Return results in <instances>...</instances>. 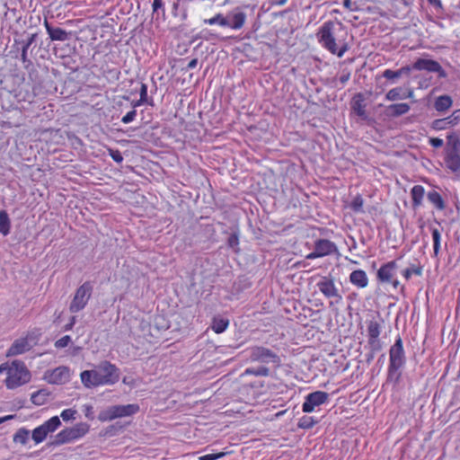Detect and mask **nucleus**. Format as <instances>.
<instances>
[{"mask_svg":"<svg viewBox=\"0 0 460 460\" xmlns=\"http://www.w3.org/2000/svg\"><path fill=\"white\" fill-rule=\"evenodd\" d=\"M71 341V337L69 335H65L55 342V347L58 349H63L67 347Z\"/></svg>","mask_w":460,"mask_h":460,"instance_id":"a19ab883","label":"nucleus"},{"mask_svg":"<svg viewBox=\"0 0 460 460\" xmlns=\"http://www.w3.org/2000/svg\"><path fill=\"white\" fill-rule=\"evenodd\" d=\"M336 251V245L334 243L326 240L320 239L315 242L314 250L308 253L305 258L307 260H314L316 258L324 257L333 253Z\"/></svg>","mask_w":460,"mask_h":460,"instance_id":"2eb2a0df","label":"nucleus"},{"mask_svg":"<svg viewBox=\"0 0 460 460\" xmlns=\"http://www.w3.org/2000/svg\"><path fill=\"white\" fill-rule=\"evenodd\" d=\"M226 455V453L224 452H221V453H217V454H207V455H203L199 457V460H217L222 456H224Z\"/></svg>","mask_w":460,"mask_h":460,"instance_id":"c03bdc74","label":"nucleus"},{"mask_svg":"<svg viewBox=\"0 0 460 460\" xmlns=\"http://www.w3.org/2000/svg\"><path fill=\"white\" fill-rule=\"evenodd\" d=\"M120 371L110 361L101 362L95 368L82 371L80 380L87 389L112 385L119 380Z\"/></svg>","mask_w":460,"mask_h":460,"instance_id":"f257e3e1","label":"nucleus"},{"mask_svg":"<svg viewBox=\"0 0 460 460\" xmlns=\"http://www.w3.org/2000/svg\"><path fill=\"white\" fill-rule=\"evenodd\" d=\"M41 395H42L41 392L34 393L31 395V401L33 402V403L38 404V405L42 404L43 402L40 401Z\"/></svg>","mask_w":460,"mask_h":460,"instance_id":"3c124183","label":"nucleus"},{"mask_svg":"<svg viewBox=\"0 0 460 460\" xmlns=\"http://www.w3.org/2000/svg\"><path fill=\"white\" fill-rule=\"evenodd\" d=\"M429 2H430L431 4L440 5V1H439V0H429Z\"/></svg>","mask_w":460,"mask_h":460,"instance_id":"774afa93","label":"nucleus"},{"mask_svg":"<svg viewBox=\"0 0 460 460\" xmlns=\"http://www.w3.org/2000/svg\"><path fill=\"white\" fill-rule=\"evenodd\" d=\"M32 345L28 337L16 339L6 352L7 357H14L29 351Z\"/></svg>","mask_w":460,"mask_h":460,"instance_id":"f3484780","label":"nucleus"},{"mask_svg":"<svg viewBox=\"0 0 460 460\" xmlns=\"http://www.w3.org/2000/svg\"><path fill=\"white\" fill-rule=\"evenodd\" d=\"M13 417L12 415H8V416H4V417H2L0 418V424L3 423L4 421L5 420H11L13 419Z\"/></svg>","mask_w":460,"mask_h":460,"instance_id":"e2e57ef3","label":"nucleus"},{"mask_svg":"<svg viewBox=\"0 0 460 460\" xmlns=\"http://www.w3.org/2000/svg\"><path fill=\"white\" fill-rule=\"evenodd\" d=\"M71 377V371L68 367L60 366L55 369L49 370L44 374V380L52 385H63L67 383Z\"/></svg>","mask_w":460,"mask_h":460,"instance_id":"f8f14e48","label":"nucleus"},{"mask_svg":"<svg viewBox=\"0 0 460 460\" xmlns=\"http://www.w3.org/2000/svg\"><path fill=\"white\" fill-rule=\"evenodd\" d=\"M428 199L430 203L434 205V207L438 210H443L446 208L445 201L442 196L438 191H429L427 195Z\"/></svg>","mask_w":460,"mask_h":460,"instance_id":"7c9ffc66","label":"nucleus"},{"mask_svg":"<svg viewBox=\"0 0 460 460\" xmlns=\"http://www.w3.org/2000/svg\"><path fill=\"white\" fill-rule=\"evenodd\" d=\"M402 274L405 278V279L409 280L413 274L420 275L421 270L419 268H416L415 266H412V267L407 268L404 270H402Z\"/></svg>","mask_w":460,"mask_h":460,"instance_id":"ea45409f","label":"nucleus"},{"mask_svg":"<svg viewBox=\"0 0 460 460\" xmlns=\"http://www.w3.org/2000/svg\"><path fill=\"white\" fill-rule=\"evenodd\" d=\"M77 411L74 409H65L62 411L60 417L64 421L74 420Z\"/></svg>","mask_w":460,"mask_h":460,"instance_id":"58836bf2","label":"nucleus"},{"mask_svg":"<svg viewBox=\"0 0 460 460\" xmlns=\"http://www.w3.org/2000/svg\"><path fill=\"white\" fill-rule=\"evenodd\" d=\"M109 154L116 163H121L123 161V156L119 150L110 149Z\"/></svg>","mask_w":460,"mask_h":460,"instance_id":"a18cd8bd","label":"nucleus"},{"mask_svg":"<svg viewBox=\"0 0 460 460\" xmlns=\"http://www.w3.org/2000/svg\"><path fill=\"white\" fill-rule=\"evenodd\" d=\"M30 47H31V45H30V44H28L26 41H24V43H23V46H22V50H26V51H28V49H29V48H30Z\"/></svg>","mask_w":460,"mask_h":460,"instance_id":"0e129e2a","label":"nucleus"},{"mask_svg":"<svg viewBox=\"0 0 460 460\" xmlns=\"http://www.w3.org/2000/svg\"><path fill=\"white\" fill-rule=\"evenodd\" d=\"M398 265L395 261H391L382 265L376 273V278L381 283H388L395 276Z\"/></svg>","mask_w":460,"mask_h":460,"instance_id":"dca6fc26","label":"nucleus"},{"mask_svg":"<svg viewBox=\"0 0 460 460\" xmlns=\"http://www.w3.org/2000/svg\"><path fill=\"white\" fill-rule=\"evenodd\" d=\"M453 106V99L447 94H443L434 99L433 107L439 114L447 113Z\"/></svg>","mask_w":460,"mask_h":460,"instance_id":"412c9836","label":"nucleus"},{"mask_svg":"<svg viewBox=\"0 0 460 460\" xmlns=\"http://www.w3.org/2000/svg\"><path fill=\"white\" fill-rule=\"evenodd\" d=\"M460 123V109L455 110L449 116L436 119L431 122V128L441 131L456 127Z\"/></svg>","mask_w":460,"mask_h":460,"instance_id":"4468645a","label":"nucleus"},{"mask_svg":"<svg viewBox=\"0 0 460 460\" xmlns=\"http://www.w3.org/2000/svg\"><path fill=\"white\" fill-rule=\"evenodd\" d=\"M229 326V320L227 318L222 317L220 315H217L213 318L211 323V329L216 333L224 332Z\"/></svg>","mask_w":460,"mask_h":460,"instance_id":"cd10ccee","label":"nucleus"},{"mask_svg":"<svg viewBox=\"0 0 460 460\" xmlns=\"http://www.w3.org/2000/svg\"><path fill=\"white\" fill-rule=\"evenodd\" d=\"M447 145L456 143V142L460 141L459 136L455 132L447 134Z\"/></svg>","mask_w":460,"mask_h":460,"instance_id":"de8ad7c7","label":"nucleus"},{"mask_svg":"<svg viewBox=\"0 0 460 460\" xmlns=\"http://www.w3.org/2000/svg\"><path fill=\"white\" fill-rule=\"evenodd\" d=\"M44 27L46 28V31L49 34V37L51 40H58V41H65L68 40V32L59 27H53L50 25V23L48 22L47 19L44 21Z\"/></svg>","mask_w":460,"mask_h":460,"instance_id":"aec40b11","label":"nucleus"},{"mask_svg":"<svg viewBox=\"0 0 460 460\" xmlns=\"http://www.w3.org/2000/svg\"><path fill=\"white\" fill-rule=\"evenodd\" d=\"M201 33L205 34V35L203 36V38H204V39H206V40H208V36H207V34H208V30H203V31H201Z\"/></svg>","mask_w":460,"mask_h":460,"instance_id":"338daca9","label":"nucleus"},{"mask_svg":"<svg viewBox=\"0 0 460 460\" xmlns=\"http://www.w3.org/2000/svg\"><path fill=\"white\" fill-rule=\"evenodd\" d=\"M363 199L361 196H357L353 199V200L350 202V208L355 212H361L363 208Z\"/></svg>","mask_w":460,"mask_h":460,"instance_id":"e433bc0d","label":"nucleus"},{"mask_svg":"<svg viewBox=\"0 0 460 460\" xmlns=\"http://www.w3.org/2000/svg\"><path fill=\"white\" fill-rule=\"evenodd\" d=\"M198 60L196 58L191 59L188 64V68L193 69L197 66Z\"/></svg>","mask_w":460,"mask_h":460,"instance_id":"6e6d98bb","label":"nucleus"},{"mask_svg":"<svg viewBox=\"0 0 460 460\" xmlns=\"http://www.w3.org/2000/svg\"><path fill=\"white\" fill-rule=\"evenodd\" d=\"M349 282L358 288H365L368 285V278L363 270H356L349 274Z\"/></svg>","mask_w":460,"mask_h":460,"instance_id":"5701e85b","label":"nucleus"},{"mask_svg":"<svg viewBox=\"0 0 460 460\" xmlns=\"http://www.w3.org/2000/svg\"><path fill=\"white\" fill-rule=\"evenodd\" d=\"M381 332V326L376 321L369 322L367 325L368 343L374 349H379L378 337Z\"/></svg>","mask_w":460,"mask_h":460,"instance_id":"6ab92c4d","label":"nucleus"},{"mask_svg":"<svg viewBox=\"0 0 460 460\" xmlns=\"http://www.w3.org/2000/svg\"><path fill=\"white\" fill-rule=\"evenodd\" d=\"M329 394L323 391H316L308 394L305 397V402L302 405L304 412H313L316 407H319L327 402Z\"/></svg>","mask_w":460,"mask_h":460,"instance_id":"ddd939ff","label":"nucleus"},{"mask_svg":"<svg viewBox=\"0 0 460 460\" xmlns=\"http://www.w3.org/2000/svg\"><path fill=\"white\" fill-rule=\"evenodd\" d=\"M164 5L163 0H154L153 2V11L156 12L158 9L162 8Z\"/></svg>","mask_w":460,"mask_h":460,"instance_id":"603ef678","label":"nucleus"},{"mask_svg":"<svg viewBox=\"0 0 460 460\" xmlns=\"http://www.w3.org/2000/svg\"><path fill=\"white\" fill-rule=\"evenodd\" d=\"M415 70H425L428 72H443L440 64L432 59L419 58L412 66Z\"/></svg>","mask_w":460,"mask_h":460,"instance_id":"a211bd4d","label":"nucleus"},{"mask_svg":"<svg viewBox=\"0 0 460 460\" xmlns=\"http://www.w3.org/2000/svg\"><path fill=\"white\" fill-rule=\"evenodd\" d=\"M90 429V425L85 422H79L73 427L59 431L56 436L55 443L58 445L74 442L84 437Z\"/></svg>","mask_w":460,"mask_h":460,"instance_id":"423d86ee","label":"nucleus"},{"mask_svg":"<svg viewBox=\"0 0 460 460\" xmlns=\"http://www.w3.org/2000/svg\"><path fill=\"white\" fill-rule=\"evenodd\" d=\"M245 374L260 376H267L269 375V369L265 367H259L256 369L247 368L245 370Z\"/></svg>","mask_w":460,"mask_h":460,"instance_id":"4c0bfd02","label":"nucleus"},{"mask_svg":"<svg viewBox=\"0 0 460 460\" xmlns=\"http://www.w3.org/2000/svg\"><path fill=\"white\" fill-rule=\"evenodd\" d=\"M75 323H76V317L72 316L69 319V322L64 326V331L67 332V331L72 330L74 325L75 324Z\"/></svg>","mask_w":460,"mask_h":460,"instance_id":"8fccbe9b","label":"nucleus"},{"mask_svg":"<svg viewBox=\"0 0 460 460\" xmlns=\"http://www.w3.org/2000/svg\"><path fill=\"white\" fill-rule=\"evenodd\" d=\"M411 71V67L410 66H403L396 71L391 70V69H385L383 72V76L388 80H394L397 79L402 75H408Z\"/></svg>","mask_w":460,"mask_h":460,"instance_id":"c85d7f7f","label":"nucleus"},{"mask_svg":"<svg viewBox=\"0 0 460 460\" xmlns=\"http://www.w3.org/2000/svg\"><path fill=\"white\" fill-rule=\"evenodd\" d=\"M93 293V285L89 281L83 283L75 291L69 305L71 313H77L83 310L88 304Z\"/></svg>","mask_w":460,"mask_h":460,"instance_id":"0eeeda50","label":"nucleus"},{"mask_svg":"<svg viewBox=\"0 0 460 460\" xmlns=\"http://www.w3.org/2000/svg\"><path fill=\"white\" fill-rule=\"evenodd\" d=\"M246 352L252 361H258L267 364H277L279 362V358L275 352L262 346L251 347L246 349Z\"/></svg>","mask_w":460,"mask_h":460,"instance_id":"9b49d317","label":"nucleus"},{"mask_svg":"<svg viewBox=\"0 0 460 460\" xmlns=\"http://www.w3.org/2000/svg\"><path fill=\"white\" fill-rule=\"evenodd\" d=\"M227 244L230 248H232L235 252L239 251V236L236 233H232L228 239Z\"/></svg>","mask_w":460,"mask_h":460,"instance_id":"c9c22d12","label":"nucleus"},{"mask_svg":"<svg viewBox=\"0 0 460 460\" xmlns=\"http://www.w3.org/2000/svg\"><path fill=\"white\" fill-rule=\"evenodd\" d=\"M139 411L138 404L112 405L100 412L99 420L105 422L117 418L129 417Z\"/></svg>","mask_w":460,"mask_h":460,"instance_id":"39448f33","label":"nucleus"},{"mask_svg":"<svg viewBox=\"0 0 460 460\" xmlns=\"http://www.w3.org/2000/svg\"><path fill=\"white\" fill-rule=\"evenodd\" d=\"M143 104H146V102H145L144 101H142L140 99H138L137 101H134L131 103L132 107L134 108L133 110H135L137 107H139Z\"/></svg>","mask_w":460,"mask_h":460,"instance_id":"864d4df0","label":"nucleus"},{"mask_svg":"<svg viewBox=\"0 0 460 460\" xmlns=\"http://www.w3.org/2000/svg\"><path fill=\"white\" fill-rule=\"evenodd\" d=\"M36 38H37V34H36V33L31 34V36L26 40V42H27L28 44L31 45V44L35 41Z\"/></svg>","mask_w":460,"mask_h":460,"instance_id":"4d7b16f0","label":"nucleus"},{"mask_svg":"<svg viewBox=\"0 0 460 460\" xmlns=\"http://www.w3.org/2000/svg\"><path fill=\"white\" fill-rule=\"evenodd\" d=\"M123 384L133 386L134 385V380L132 378L125 376L122 379Z\"/></svg>","mask_w":460,"mask_h":460,"instance_id":"5fc2aeb1","label":"nucleus"},{"mask_svg":"<svg viewBox=\"0 0 460 460\" xmlns=\"http://www.w3.org/2000/svg\"><path fill=\"white\" fill-rule=\"evenodd\" d=\"M136 116H137V111L136 110H132V111H128L126 115H124L122 117L121 121L124 124H128V123L132 122L136 119Z\"/></svg>","mask_w":460,"mask_h":460,"instance_id":"37998d69","label":"nucleus"},{"mask_svg":"<svg viewBox=\"0 0 460 460\" xmlns=\"http://www.w3.org/2000/svg\"><path fill=\"white\" fill-rule=\"evenodd\" d=\"M410 109L409 104L402 102L389 105L386 111L390 116L398 117L406 114Z\"/></svg>","mask_w":460,"mask_h":460,"instance_id":"bb28decb","label":"nucleus"},{"mask_svg":"<svg viewBox=\"0 0 460 460\" xmlns=\"http://www.w3.org/2000/svg\"><path fill=\"white\" fill-rule=\"evenodd\" d=\"M316 424V420L311 416H303L299 419L297 426L300 429H308Z\"/></svg>","mask_w":460,"mask_h":460,"instance_id":"72a5a7b5","label":"nucleus"},{"mask_svg":"<svg viewBox=\"0 0 460 460\" xmlns=\"http://www.w3.org/2000/svg\"><path fill=\"white\" fill-rule=\"evenodd\" d=\"M30 437V431L24 428L19 429L13 435V442L25 445Z\"/></svg>","mask_w":460,"mask_h":460,"instance_id":"2f4dec72","label":"nucleus"},{"mask_svg":"<svg viewBox=\"0 0 460 460\" xmlns=\"http://www.w3.org/2000/svg\"><path fill=\"white\" fill-rule=\"evenodd\" d=\"M27 52L26 50H22V53H21V59L23 63L27 62L28 61V58H27Z\"/></svg>","mask_w":460,"mask_h":460,"instance_id":"052dcab7","label":"nucleus"},{"mask_svg":"<svg viewBox=\"0 0 460 460\" xmlns=\"http://www.w3.org/2000/svg\"><path fill=\"white\" fill-rule=\"evenodd\" d=\"M445 151L460 152V141L447 145Z\"/></svg>","mask_w":460,"mask_h":460,"instance_id":"09e8293b","label":"nucleus"},{"mask_svg":"<svg viewBox=\"0 0 460 460\" xmlns=\"http://www.w3.org/2000/svg\"><path fill=\"white\" fill-rule=\"evenodd\" d=\"M11 231V220L5 210H0V234L6 236Z\"/></svg>","mask_w":460,"mask_h":460,"instance_id":"c756f323","label":"nucleus"},{"mask_svg":"<svg viewBox=\"0 0 460 460\" xmlns=\"http://www.w3.org/2000/svg\"><path fill=\"white\" fill-rule=\"evenodd\" d=\"M389 283H390V284L393 286V288H395V289L400 286V282H399V280H398V279H394V278H393V279H392V281H390Z\"/></svg>","mask_w":460,"mask_h":460,"instance_id":"13d9d810","label":"nucleus"},{"mask_svg":"<svg viewBox=\"0 0 460 460\" xmlns=\"http://www.w3.org/2000/svg\"><path fill=\"white\" fill-rule=\"evenodd\" d=\"M411 196L412 199V205L414 208H419L422 205L423 199L425 196V189L421 185H414L411 190Z\"/></svg>","mask_w":460,"mask_h":460,"instance_id":"393cba45","label":"nucleus"},{"mask_svg":"<svg viewBox=\"0 0 460 460\" xmlns=\"http://www.w3.org/2000/svg\"><path fill=\"white\" fill-rule=\"evenodd\" d=\"M349 79V74L342 75L340 77V81H341L342 84H345Z\"/></svg>","mask_w":460,"mask_h":460,"instance_id":"680f3d73","label":"nucleus"},{"mask_svg":"<svg viewBox=\"0 0 460 460\" xmlns=\"http://www.w3.org/2000/svg\"><path fill=\"white\" fill-rule=\"evenodd\" d=\"M445 164L452 172H460V152L445 151Z\"/></svg>","mask_w":460,"mask_h":460,"instance_id":"4be33fe9","label":"nucleus"},{"mask_svg":"<svg viewBox=\"0 0 460 460\" xmlns=\"http://www.w3.org/2000/svg\"><path fill=\"white\" fill-rule=\"evenodd\" d=\"M413 94L412 91L405 93L402 87H395L387 92L385 94V100L393 102L397 100H404L411 97Z\"/></svg>","mask_w":460,"mask_h":460,"instance_id":"b1692460","label":"nucleus"},{"mask_svg":"<svg viewBox=\"0 0 460 460\" xmlns=\"http://www.w3.org/2000/svg\"><path fill=\"white\" fill-rule=\"evenodd\" d=\"M429 143L431 146H433L435 148H438L443 146L444 141H443V139L438 138V137H430L429 139Z\"/></svg>","mask_w":460,"mask_h":460,"instance_id":"49530a36","label":"nucleus"},{"mask_svg":"<svg viewBox=\"0 0 460 460\" xmlns=\"http://www.w3.org/2000/svg\"><path fill=\"white\" fill-rule=\"evenodd\" d=\"M5 373V363L0 365V374Z\"/></svg>","mask_w":460,"mask_h":460,"instance_id":"69168bd1","label":"nucleus"},{"mask_svg":"<svg viewBox=\"0 0 460 460\" xmlns=\"http://www.w3.org/2000/svg\"><path fill=\"white\" fill-rule=\"evenodd\" d=\"M343 5H344L346 8L349 9V10H354V8L352 7V3H351V1H350V0H344V1H343Z\"/></svg>","mask_w":460,"mask_h":460,"instance_id":"bf43d9fd","label":"nucleus"},{"mask_svg":"<svg viewBox=\"0 0 460 460\" xmlns=\"http://www.w3.org/2000/svg\"><path fill=\"white\" fill-rule=\"evenodd\" d=\"M140 100L146 102V104L150 106H154V100L148 97L147 94V85L144 83L141 84L140 91H139Z\"/></svg>","mask_w":460,"mask_h":460,"instance_id":"f704fd0d","label":"nucleus"},{"mask_svg":"<svg viewBox=\"0 0 460 460\" xmlns=\"http://www.w3.org/2000/svg\"><path fill=\"white\" fill-rule=\"evenodd\" d=\"M317 287L320 292L328 299H330V305H338L342 301V296L340 294L334 280L329 277H323Z\"/></svg>","mask_w":460,"mask_h":460,"instance_id":"1a4fd4ad","label":"nucleus"},{"mask_svg":"<svg viewBox=\"0 0 460 460\" xmlns=\"http://www.w3.org/2000/svg\"><path fill=\"white\" fill-rule=\"evenodd\" d=\"M82 410L84 413V416L88 419V420H93L94 419V411H93V405L91 404H84L83 407H82Z\"/></svg>","mask_w":460,"mask_h":460,"instance_id":"79ce46f5","label":"nucleus"},{"mask_svg":"<svg viewBox=\"0 0 460 460\" xmlns=\"http://www.w3.org/2000/svg\"><path fill=\"white\" fill-rule=\"evenodd\" d=\"M432 240H433V251L434 255L438 256L440 250L441 234L438 228L431 229Z\"/></svg>","mask_w":460,"mask_h":460,"instance_id":"473e14b6","label":"nucleus"},{"mask_svg":"<svg viewBox=\"0 0 460 460\" xmlns=\"http://www.w3.org/2000/svg\"><path fill=\"white\" fill-rule=\"evenodd\" d=\"M5 385L8 389H15L25 385L31 380V372L25 364L19 360H13L11 363H5Z\"/></svg>","mask_w":460,"mask_h":460,"instance_id":"f03ea898","label":"nucleus"},{"mask_svg":"<svg viewBox=\"0 0 460 460\" xmlns=\"http://www.w3.org/2000/svg\"><path fill=\"white\" fill-rule=\"evenodd\" d=\"M352 110L360 118H367L366 113V104L364 102L363 96L361 94H357L352 101L351 103Z\"/></svg>","mask_w":460,"mask_h":460,"instance_id":"a878e982","label":"nucleus"},{"mask_svg":"<svg viewBox=\"0 0 460 460\" xmlns=\"http://www.w3.org/2000/svg\"><path fill=\"white\" fill-rule=\"evenodd\" d=\"M246 19V13L240 8H235L227 16L219 13L209 19H205L203 22L208 25H219L238 31L243 27Z\"/></svg>","mask_w":460,"mask_h":460,"instance_id":"7ed1b4c3","label":"nucleus"},{"mask_svg":"<svg viewBox=\"0 0 460 460\" xmlns=\"http://www.w3.org/2000/svg\"><path fill=\"white\" fill-rule=\"evenodd\" d=\"M60 425L61 421L59 417L53 416L39 427L35 428L32 430L31 438L36 444H40L46 439L49 434L56 431Z\"/></svg>","mask_w":460,"mask_h":460,"instance_id":"9d476101","label":"nucleus"},{"mask_svg":"<svg viewBox=\"0 0 460 460\" xmlns=\"http://www.w3.org/2000/svg\"><path fill=\"white\" fill-rule=\"evenodd\" d=\"M318 41L325 49L332 54L341 58L347 51V47L338 48L334 37V23L332 22H324L319 29L317 33Z\"/></svg>","mask_w":460,"mask_h":460,"instance_id":"20e7f679","label":"nucleus"},{"mask_svg":"<svg viewBox=\"0 0 460 460\" xmlns=\"http://www.w3.org/2000/svg\"><path fill=\"white\" fill-rule=\"evenodd\" d=\"M405 353L401 337H397L389 350V373L396 372L405 364Z\"/></svg>","mask_w":460,"mask_h":460,"instance_id":"6e6552de","label":"nucleus"}]
</instances>
